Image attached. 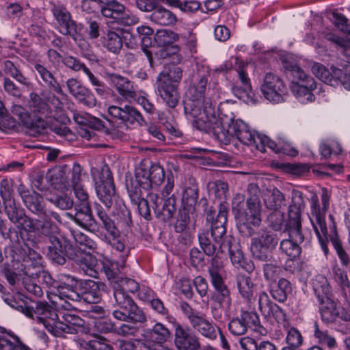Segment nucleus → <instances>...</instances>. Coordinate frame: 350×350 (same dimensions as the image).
<instances>
[{
	"label": "nucleus",
	"mask_w": 350,
	"mask_h": 350,
	"mask_svg": "<svg viewBox=\"0 0 350 350\" xmlns=\"http://www.w3.org/2000/svg\"><path fill=\"white\" fill-rule=\"evenodd\" d=\"M288 239H284L280 242V249L285 253L291 259L298 257L301 253V247L299 245L302 242L297 241L289 237Z\"/></svg>",
	"instance_id": "48"
},
{
	"label": "nucleus",
	"mask_w": 350,
	"mask_h": 350,
	"mask_svg": "<svg viewBox=\"0 0 350 350\" xmlns=\"http://www.w3.org/2000/svg\"><path fill=\"white\" fill-rule=\"evenodd\" d=\"M60 284L57 286V293L50 298L51 304L57 309L66 311L76 310L77 304L81 300L88 304H97L100 300L101 293L98 284L92 280L82 282L81 292H77L73 286L75 280L68 275H60Z\"/></svg>",
	"instance_id": "4"
},
{
	"label": "nucleus",
	"mask_w": 350,
	"mask_h": 350,
	"mask_svg": "<svg viewBox=\"0 0 350 350\" xmlns=\"http://www.w3.org/2000/svg\"><path fill=\"white\" fill-rule=\"evenodd\" d=\"M96 213L101 221L103 227L107 231L116 228L114 221L108 216L104 208L98 203L94 205Z\"/></svg>",
	"instance_id": "61"
},
{
	"label": "nucleus",
	"mask_w": 350,
	"mask_h": 350,
	"mask_svg": "<svg viewBox=\"0 0 350 350\" xmlns=\"http://www.w3.org/2000/svg\"><path fill=\"white\" fill-rule=\"evenodd\" d=\"M208 272L211 280L224 278V264L220 255L217 254L211 259Z\"/></svg>",
	"instance_id": "52"
},
{
	"label": "nucleus",
	"mask_w": 350,
	"mask_h": 350,
	"mask_svg": "<svg viewBox=\"0 0 350 350\" xmlns=\"http://www.w3.org/2000/svg\"><path fill=\"white\" fill-rule=\"evenodd\" d=\"M18 191L26 207L33 214L40 215L48 210L45 208L43 198L39 193L25 189L22 185L18 187Z\"/></svg>",
	"instance_id": "24"
},
{
	"label": "nucleus",
	"mask_w": 350,
	"mask_h": 350,
	"mask_svg": "<svg viewBox=\"0 0 350 350\" xmlns=\"http://www.w3.org/2000/svg\"><path fill=\"white\" fill-rule=\"evenodd\" d=\"M109 29L104 31L101 37V43L109 51L118 53L122 47L121 29L118 26L108 25Z\"/></svg>",
	"instance_id": "26"
},
{
	"label": "nucleus",
	"mask_w": 350,
	"mask_h": 350,
	"mask_svg": "<svg viewBox=\"0 0 350 350\" xmlns=\"http://www.w3.org/2000/svg\"><path fill=\"white\" fill-rule=\"evenodd\" d=\"M27 128L29 135L36 137L43 133L46 129V122L42 118L31 120L29 117V124H23Z\"/></svg>",
	"instance_id": "56"
},
{
	"label": "nucleus",
	"mask_w": 350,
	"mask_h": 350,
	"mask_svg": "<svg viewBox=\"0 0 350 350\" xmlns=\"http://www.w3.org/2000/svg\"><path fill=\"white\" fill-rule=\"evenodd\" d=\"M264 203L268 209L278 211L284 204V196L278 189L267 191L264 194Z\"/></svg>",
	"instance_id": "38"
},
{
	"label": "nucleus",
	"mask_w": 350,
	"mask_h": 350,
	"mask_svg": "<svg viewBox=\"0 0 350 350\" xmlns=\"http://www.w3.org/2000/svg\"><path fill=\"white\" fill-rule=\"evenodd\" d=\"M291 291V282L285 278H280L277 285L271 288V293L274 299L279 302H284Z\"/></svg>",
	"instance_id": "39"
},
{
	"label": "nucleus",
	"mask_w": 350,
	"mask_h": 350,
	"mask_svg": "<svg viewBox=\"0 0 350 350\" xmlns=\"http://www.w3.org/2000/svg\"><path fill=\"white\" fill-rule=\"evenodd\" d=\"M312 287L318 303L321 320L327 323H335L339 319L340 308L336 302L329 297L331 288L326 278L318 276L312 282Z\"/></svg>",
	"instance_id": "7"
},
{
	"label": "nucleus",
	"mask_w": 350,
	"mask_h": 350,
	"mask_svg": "<svg viewBox=\"0 0 350 350\" xmlns=\"http://www.w3.org/2000/svg\"><path fill=\"white\" fill-rule=\"evenodd\" d=\"M228 218V207L224 202L220 204L216 217L211 212L207 220H211V233L201 230L198 233V241L201 249L206 256L220 255L226 252L230 236L226 235V224Z\"/></svg>",
	"instance_id": "6"
},
{
	"label": "nucleus",
	"mask_w": 350,
	"mask_h": 350,
	"mask_svg": "<svg viewBox=\"0 0 350 350\" xmlns=\"http://www.w3.org/2000/svg\"><path fill=\"white\" fill-rule=\"evenodd\" d=\"M125 260L126 258L122 256L120 262L114 261L109 266L105 267V275L111 282L116 284L123 276L121 272L124 268Z\"/></svg>",
	"instance_id": "45"
},
{
	"label": "nucleus",
	"mask_w": 350,
	"mask_h": 350,
	"mask_svg": "<svg viewBox=\"0 0 350 350\" xmlns=\"http://www.w3.org/2000/svg\"><path fill=\"white\" fill-rule=\"evenodd\" d=\"M5 301L10 307L21 312L27 317L30 318L33 317L36 301L27 296L18 293L14 297H6Z\"/></svg>",
	"instance_id": "27"
},
{
	"label": "nucleus",
	"mask_w": 350,
	"mask_h": 350,
	"mask_svg": "<svg viewBox=\"0 0 350 350\" xmlns=\"http://www.w3.org/2000/svg\"><path fill=\"white\" fill-rule=\"evenodd\" d=\"M108 113L113 118L122 121L126 124H137L142 126L146 124L142 114L134 107L126 105L124 107L110 105L107 109Z\"/></svg>",
	"instance_id": "16"
},
{
	"label": "nucleus",
	"mask_w": 350,
	"mask_h": 350,
	"mask_svg": "<svg viewBox=\"0 0 350 350\" xmlns=\"http://www.w3.org/2000/svg\"><path fill=\"white\" fill-rule=\"evenodd\" d=\"M175 345L178 350H199L198 337L189 328L177 325L175 329Z\"/></svg>",
	"instance_id": "21"
},
{
	"label": "nucleus",
	"mask_w": 350,
	"mask_h": 350,
	"mask_svg": "<svg viewBox=\"0 0 350 350\" xmlns=\"http://www.w3.org/2000/svg\"><path fill=\"white\" fill-rule=\"evenodd\" d=\"M105 241L108 245L111 246L112 250L120 253V256L126 258L128 251H125V244L120 237V232L117 228L107 231L105 237Z\"/></svg>",
	"instance_id": "36"
},
{
	"label": "nucleus",
	"mask_w": 350,
	"mask_h": 350,
	"mask_svg": "<svg viewBox=\"0 0 350 350\" xmlns=\"http://www.w3.org/2000/svg\"><path fill=\"white\" fill-rule=\"evenodd\" d=\"M111 85L124 100L131 102L137 96L133 82L119 75H111L109 77Z\"/></svg>",
	"instance_id": "23"
},
{
	"label": "nucleus",
	"mask_w": 350,
	"mask_h": 350,
	"mask_svg": "<svg viewBox=\"0 0 350 350\" xmlns=\"http://www.w3.org/2000/svg\"><path fill=\"white\" fill-rule=\"evenodd\" d=\"M301 209L289 207L288 218L286 223L289 237L299 242H303L304 240V236L301 232Z\"/></svg>",
	"instance_id": "28"
},
{
	"label": "nucleus",
	"mask_w": 350,
	"mask_h": 350,
	"mask_svg": "<svg viewBox=\"0 0 350 350\" xmlns=\"http://www.w3.org/2000/svg\"><path fill=\"white\" fill-rule=\"evenodd\" d=\"M286 69L287 76L293 77L291 85L293 93L300 102L312 101L314 96L311 92L316 88L314 79L296 64L290 65Z\"/></svg>",
	"instance_id": "9"
},
{
	"label": "nucleus",
	"mask_w": 350,
	"mask_h": 350,
	"mask_svg": "<svg viewBox=\"0 0 350 350\" xmlns=\"http://www.w3.org/2000/svg\"><path fill=\"white\" fill-rule=\"evenodd\" d=\"M228 329L234 336L243 335L247 332L248 329L241 314L230 321L228 323Z\"/></svg>",
	"instance_id": "59"
},
{
	"label": "nucleus",
	"mask_w": 350,
	"mask_h": 350,
	"mask_svg": "<svg viewBox=\"0 0 350 350\" xmlns=\"http://www.w3.org/2000/svg\"><path fill=\"white\" fill-rule=\"evenodd\" d=\"M29 107L34 112L44 116V117H51V109L46 103L38 94L31 92L29 95Z\"/></svg>",
	"instance_id": "42"
},
{
	"label": "nucleus",
	"mask_w": 350,
	"mask_h": 350,
	"mask_svg": "<svg viewBox=\"0 0 350 350\" xmlns=\"http://www.w3.org/2000/svg\"><path fill=\"white\" fill-rule=\"evenodd\" d=\"M73 220L83 228H89L95 223L89 205H75Z\"/></svg>",
	"instance_id": "34"
},
{
	"label": "nucleus",
	"mask_w": 350,
	"mask_h": 350,
	"mask_svg": "<svg viewBox=\"0 0 350 350\" xmlns=\"http://www.w3.org/2000/svg\"><path fill=\"white\" fill-rule=\"evenodd\" d=\"M239 292L241 297L250 301L254 296V284L250 276L239 273L236 278Z\"/></svg>",
	"instance_id": "37"
},
{
	"label": "nucleus",
	"mask_w": 350,
	"mask_h": 350,
	"mask_svg": "<svg viewBox=\"0 0 350 350\" xmlns=\"http://www.w3.org/2000/svg\"><path fill=\"white\" fill-rule=\"evenodd\" d=\"M182 69L172 66L167 70L161 72L157 77V90L160 96L170 108H174L178 103L177 87L182 79Z\"/></svg>",
	"instance_id": "8"
},
{
	"label": "nucleus",
	"mask_w": 350,
	"mask_h": 350,
	"mask_svg": "<svg viewBox=\"0 0 350 350\" xmlns=\"http://www.w3.org/2000/svg\"><path fill=\"white\" fill-rule=\"evenodd\" d=\"M249 196L245 203L242 194H236L232 202V209L237 219L239 232L246 237H252L250 249L253 256L262 261H270L272 252L279 242L278 234L267 227L256 232L255 228L262 223V205L260 189L255 184L248 185Z\"/></svg>",
	"instance_id": "2"
},
{
	"label": "nucleus",
	"mask_w": 350,
	"mask_h": 350,
	"mask_svg": "<svg viewBox=\"0 0 350 350\" xmlns=\"http://www.w3.org/2000/svg\"><path fill=\"white\" fill-rule=\"evenodd\" d=\"M177 34L178 38L176 42H180L183 45H185L191 53L196 52L197 39L196 35L191 30L177 33Z\"/></svg>",
	"instance_id": "57"
},
{
	"label": "nucleus",
	"mask_w": 350,
	"mask_h": 350,
	"mask_svg": "<svg viewBox=\"0 0 350 350\" xmlns=\"http://www.w3.org/2000/svg\"><path fill=\"white\" fill-rule=\"evenodd\" d=\"M68 92L79 103L89 107L96 105L94 94L76 78H69L65 81Z\"/></svg>",
	"instance_id": "18"
},
{
	"label": "nucleus",
	"mask_w": 350,
	"mask_h": 350,
	"mask_svg": "<svg viewBox=\"0 0 350 350\" xmlns=\"http://www.w3.org/2000/svg\"><path fill=\"white\" fill-rule=\"evenodd\" d=\"M4 211L10 221L12 223L17 221V218L23 212L21 211L16 205L15 200L13 198L5 199L3 200Z\"/></svg>",
	"instance_id": "55"
},
{
	"label": "nucleus",
	"mask_w": 350,
	"mask_h": 350,
	"mask_svg": "<svg viewBox=\"0 0 350 350\" xmlns=\"http://www.w3.org/2000/svg\"><path fill=\"white\" fill-rule=\"evenodd\" d=\"M120 347L123 350H148L142 336L131 340H121Z\"/></svg>",
	"instance_id": "64"
},
{
	"label": "nucleus",
	"mask_w": 350,
	"mask_h": 350,
	"mask_svg": "<svg viewBox=\"0 0 350 350\" xmlns=\"http://www.w3.org/2000/svg\"><path fill=\"white\" fill-rule=\"evenodd\" d=\"M178 36L176 32L170 30H159L154 35V41L159 46H164L176 42Z\"/></svg>",
	"instance_id": "51"
},
{
	"label": "nucleus",
	"mask_w": 350,
	"mask_h": 350,
	"mask_svg": "<svg viewBox=\"0 0 350 350\" xmlns=\"http://www.w3.org/2000/svg\"><path fill=\"white\" fill-rule=\"evenodd\" d=\"M101 14L106 18H111V21H116L122 12L125 10V7L115 0L109 1L104 5L100 4V8Z\"/></svg>",
	"instance_id": "40"
},
{
	"label": "nucleus",
	"mask_w": 350,
	"mask_h": 350,
	"mask_svg": "<svg viewBox=\"0 0 350 350\" xmlns=\"http://www.w3.org/2000/svg\"><path fill=\"white\" fill-rule=\"evenodd\" d=\"M330 19L340 31L350 34V25L348 23L347 18L343 14L333 12L331 14Z\"/></svg>",
	"instance_id": "63"
},
{
	"label": "nucleus",
	"mask_w": 350,
	"mask_h": 350,
	"mask_svg": "<svg viewBox=\"0 0 350 350\" xmlns=\"http://www.w3.org/2000/svg\"><path fill=\"white\" fill-rule=\"evenodd\" d=\"M198 198V189L196 186L188 187L184 191L182 203L183 208L193 211Z\"/></svg>",
	"instance_id": "46"
},
{
	"label": "nucleus",
	"mask_w": 350,
	"mask_h": 350,
	"mask_svg": "<svg viewBox=\"0 0 350 350\" xmlns=\"http://www.w3.org/2000/svg\"><path fill=\"white\" fill-rule=\"evenodd\" d=\"M260 89L266 99L275 103L283 101L286 92V87L282 80L272 72L265 75Z\"/></svg>",
	"instance_id": "11"
},
{
	"label": "nucleus",
	"mask_w": 350,
	"mask_h": 350,
	"mask_svg": "<svg viewBox=\"0 0 350 350\" xmlns=\"http://www.w3.org/2000/svg\"><path fill=\"white\" fill-rule=\"evenodd\" d=\"M193 329L210 340L217 338V332L213 323L206 318L205 314H198L190 323Z\"/></svg>",
	"instance_id": "29"
},
{
	"label": "nucleus",
	"mask_w": 350,
	"mask_h": 350,
	"mask_svg": "<svg viewBox=\"0 0 350 350\" xmlns=\"http://www.w3.org/2000/svg\"><path fill=\"white\" fill-rule=\"evenodd\" d=\"M135 179L142 188L146 190L151 188L149 169L145 165L141 164L135 169Z\"/></svg>",
	"instance_id": "53"
},
{
	"label": "nucleus",
	"mask_w": 350,
	"mask_h": 350,
	"mask_svg": "<svg viewBox=\"0 0 350 350\" xmlns=\"http://www.w3.org/2000/svg\"><path fill=\"white\" fill-rule=\"evenodd\" d=\"M51 12L59 27L63 29L62 33L70 36L77 40L81 29L77 25L67 8L62 4H54Z\"/></svg>",
	"instance_id": "12"
},
{
	"label": "nucleus",
	"mask_w": 350,
	"mask_h": 350,
	"mask_svg": "<svg viewBox=\"0 0 350 350\" xmlns=\"http://www.w3.org/2000/svg\"><path fill=\"white\" fill-rule=\"evenodd\" d=\"M49 245L47 246L46 255L49 259L58 265H64L66 256L69 255L72 245L64 239L57 236L49 239Z\"/></svg>",
	"instance_id": "20"
},
{
	"label": "nucleus",
	"mask_w": 350,
	"mask_h": 350,
	"mask_svg": "<svg viewBox=\"0 0 350 350\" xmlns=\"http://www.w3.org/2000/svg\"><path fill=\"white\" fill-rule=\"evenodd\" d=\"M52 305L54 308H51L46 302H35L34 305V314L37 315L38 322L42 323L51 334L59 321L56 311L66 310L57 309L53 304Z\"/></svg>",
	"instance_id": "15"
},
{
	"label": "nucleus",
	"mask_w": 350,
	"mask_h": 350,
	"mask_svg": "<svg viewBox=\"0 0 350 350\" xmlns=\"http://www.w3.org/2000/svg\"><path fill=\"white\" fill-rule=\"evenodd\" d=\"M208 188L210 196H213L216 199L221 200V202L219 204V208H220V204L222 202L226 203L227 204V207L228 208V203L226 201H224L228 191V187L227 183L219 180L209 183L208 185Z\"/></svg>",
	"instance_id": "43"
},
{
	"label": "nucleus",
	"mask_w": 350,
	"mask_h": 350,
	"mask_svg": "<svg viewBox=\"0 0 350 350\" xmlns=\"http://www.w3.org/2000/svg\"><path fill=\"white\" fill-rule=\"evenodd\" d=\"M243 350H277V347L269 340H256L250 336H244L239 340Z\"/></svg>",
	"instance_id": "32"
},
{
	"label": "nucleus",
	"mask_w": 350,
	"mask_h": 350,
	"mask_svg": "<svg viewBox=\"0 0 350 350\" xmlns=\"http://www.w3.org/2000/svg\"><path fill=\"white\" fill-rule=\"evenodd\" d=\"M18 229L24 230L28 233L38 232V219H33L24 213L17 218V221L13 223Z\"/></svg>",
	"instance_id": "47"
},
{
	"label": "nucleus",
	"mask_w": 350,
	"mask_h": 350,
	"mask_svg": "<svg viewBox=\"0 0 350 350\" xmlns=\"http://www.w3.org/2000/svg\"><path fill=\"white\" fill-rule=\"evenodd\" d=\"M88 77L89 81L92 86L94 87V90L99 95H103L105 93L106 89L105 83L99 79V77L95 75L92 71L86 66L81 70Z\"/></svg>",
	"instance_id": "58"
},
{
	"label": "nucleus",
	"mask_w": 350,
	"mask_h": 350,
	"mask_svg": "<svg viewBox=\"0 0 350 350\" xmlns=\"http://www.w3.org/2000/svg\"><path fill=\"white\" fill-rule=\"evenodd\" d=\"M2 71L3 74L14 79L17 82L27 88L31 85L29 79L25 77L19 68V66L10 60H5L2 63Z\"/></svg>",
	"instance_id": "35"
},
{
	"label": "nucleus",
	"mask_w": 350,
	"mask_h": 350,
	"mask_svg": "<svg viewBox=\"0 0 350 350\" xmlns=\"http://www.w3.org/2000/svg\"><path fill=\"white\" fill-rule=\"evenodd\" d=\"M329 199L330 194L328 190L325 188H322V208H321L318 196L316 194L312 195L310 198L311 217H310V219L325 254H327L329 252L327 243L329 239L342 265L347 267L349 264V257L338 239L336 224L332 215L329 216L332 225L330 226V234H328L325 216L329 208Z\"/></svg>",
	"instance_id": "3"
},
{
	"label": "nucleus",
	"mask_w": 350,
	"mask_h": 350,
	"mask_svg": "<svg viewBox=\"0 0 350 350\" xmlns=\"http://www.w3.org/2000/svg\"><path fill=\"white\" fill-rule=\"evenodd\" d=\"M73 172V166H56L49 170L46 174V180L57 190H68L70 188V176Z\"/></svg>",
	"instance_id": "19"
},
{
	"label": "nucleus",
	"mask_w": 350,
	"mask_h": 350,
	"mask_svg": "<svg viewBox=\"0 0 350 350\" xmlns=\"http://www.w3.org/2000/svg\"><path fill=\"white\" fill-rule=\"evenodd\" d=\"M38 218V233L51 238L59 232L58 224H62L61 216L55 211L47 210L40 214Z\"/></svg>",
	"instance_id": "17"
},
{
	"label": "nucleus",
	"mask_w": 350,
	"mask_h": 350,
	"mask_svg": "<svg viewBox=\"0 0 350 350\" xmlns=\"http://www.w3.org/2000/svg\"><path fill=\"white\" fill-rule=\"evenodd\" d=\"M232 93L239 98L242 99L244 102L249 103L252 101V89L251 84H246L245 86L239 85L237 81L232 86Z\"/></svg>",
	"instance_id": "54"
},
{
	"label": "nucleus",
	"mask_w": 350,
	"mask_h": 350,
	"mask_svg": "<svg viewBox=\"0 0 350 350\" xmlns=\"http://www.w3.org/2000/svg\"><path fill=\"white\" fill-rule=\"evenodd\" d=\"M169 5L178 8L185 14H193L200 8V3L196 0H161Z\"/></svg>",
	"instance_id": "41"
},
{
	"label": "nucleus",
	"mask_w": 350,
	"mask_h": 350,
	"mask_svg": "<svg viewBox=\"0 0 350 350\" xmlns=\"http://www.w3.org/2000/svg\"><path fill=\"white\" fill-rule=\"evenodd\" d=\"M312 72L317 78L331 86L342 85L345 89L350 90V75L343 72L341 69L332 66L330 70L320 63H315Z\"/></svg>",
	"instance_id": "10"
},
{
	"label": "nucleus",
	"mask_w": 350,
	"mask_h": 350,
	"mask_svg": "<svg viewBox=\"0 0 350 350\" xmlns=\"http://www.w3.org/2000/svg\"><path fill=\"white\" fill-rule=\"evenodd\" d=\"M314 337L321 345L326 346L329 349L336 347L337 342L334 337L329 335L327 330H321L319 325L314 323Z\"/></svg>",
	"instance_id": "50"
},
{
	"label": "nucleus",
	"mask_w": 350,
	"mask_h": 350,
	"mask_svg": "<svg viewBox=\"0 0 350 350\" xmlns=\"http://www.w3.org/2000/svg\"><path fill=\"white\" fill-rule=\"evenodd\" d=\"M176 211V198L173 194L165 200L162 208L160 209V215L163 217V219H168L173 217Z\"/></svg>",
	"instance_id": "62"
},
{
	"label": "nucleus",
	"mask_w": 350,
	"mask_h": 350,
	"mask_svg": "<svg viewBox=\"0 0 350 350\" xmlns=\"http://www.w3.org/2000/svg\"><path fill=\"white\" fill-rule=\"evenodd\" d=\"M88 178L87 173L79 163L73 164V172L70 176V188L73 189L76 198L80 203L76 205H89V195L85 188L84 182Z\"/></svg>",
	"instance_id": "14"
},
{
	"label": "nucleus",
	"mask_w": 350,
	"mask_h": 350,
	"mask_svg": "<svg viewBox=\"0 0 350 350\" xmlns=\"http://www.w3.org/2000/svg\"><path fill=\"white\" fill-rule=\"evenodd\" d=\"M241 314L245 322L247 329L251 328L261 335L267 334L266 329L260 325V319L256 312L243 311Z\"/></svg>",
	"instance_id": "44"
},
{
	"label": "nucleus",
	"mask_w": 350,
	"mask_h": 350,
	"mask_svg": "<svg viewBox=\"0 0 350 350\" xmlns=\"http://www.w3.org/2000/svg\"><path fill=\"white\" fill-rule=\"evenodd\" d=\"M208 82L206 75L198 76L186 92L184 112L193 127L208 134H213L221 142L236 137L243 144L252 146L256 134L241 120H232L226 129L216 109L215 104L204 97Z\"/></svg>",
	"instance_id": "1"
},
{
	"label": "nucleus",
	"mask_w": 350,
	"mask_h": 350,
	"mask_svg": "<svg viewBox=\"0 0 350 350\" xmlns=\"http://www.w3.org/2000/svg\"><path fill=\"white\" fill-rule=\"evenodd\" d=\"M211 282L216 291L215 301L219 304V307L222 304L229 307L231 305L232 299L230 292L225 283L224 278L211 280Z\"/></svg>",
	"instance_id": "33"
},
{
	"label": "nucleus",
	"mask_w": 350,
	"mask_h": 350,
	"mask_svg": "<svg viewBox=\"0 0 350 350\" xmlns=\"http://www.w3.org/2000/svg\"><path fill=\"white\" fill-rule=\"evenodd\" d=\"M148 350H153L156 344H162L170 337V332L163 324L156 323L152 329H146L141 335Z\"/></svg>",
	"instance_id": "22"
},
{
	"label": "nucleus",
	"mask_w": 350,
	"mask_h": 350,
	"mask_svg": "<svg viewBox=\"0 0 350 350\" xmlns=\"http://www.w3.org/2000/svg\"><path fill=\"white\" fill-rule=\"evenodd\" d=\"M85 349L91 350H113V347L105 338L98 336L85 343Z\"/></svg>",
	"instance_id": "60"
},
{
	"label": "nucleus",
	"mask_w": 350,
	"mask_h": 350,
	"mask_svg": "<svg viewBox=\"0 0 350 350\" xmlns=\"http://www.w3.org/2000/svg\"><path fill=\"white\" fill-rule=\"evenodd\" d=\"M114 306L118 308L112 312L113 317L124 322L144 323L146 317L127 293H134L139 289V284L133 279L122 277L113 286Z\"/></svg>",
	"instance_id": "5"
},
{
	"label": "nucleus",
	"mask_w": 350,
	"mask_h": 350,
	"mask_svg": "<svg viewBox=\"0 0 350 350\" xmlns=\"http://www.w3.org/2000/svg\"><path fill=\"white\" fill-rule=\"evenodd\" d=\"M33 68L44 83V86L57 94H64L63 86L64 81L63 79L59 80L51 71L40 63H36Z\"/></svg>",
	"instance_id": "25"
},
{
	"label": "nucleus",
	"mask_w": 350,
	"mask_h": 350,
	"mask_svg": "<svg viewBox=\"0 0 350 350\" xmlns=\"http://www.w3.org/2000/svg\"><path fill=\"white\" fill-rule=\"evenodd\" d=\"M233 240V238L230 236L228 241V245L226 247V250H227L229 252L230 258L231 260L232 263L239 267H243L244 264V259H243V254L242 251L239 248V246L235 245H233L232 243V241Z\"/></svg>",
	"instance_id": "49"
},
{
	"label": "nucleus",
	"mask_w": 350,
	"mask_h": 350,
	"mask_svg": "<svg viewBox=\"0 0 350 350\" xmlns=\"http://www.w3.org/2000/svg\"><path fill=\"white\" fill-rule=\"evenodd\" d=\"M76 263L79 269L85 275L92 278H96L98 271H96L97 259L95 256L88 252L81 253L77 256Z\"/></svg>",
	"instance_id": "30"
},
{
	"label": "nucleus",
	"mask_w": 350,
	"mask_h": 350,
	"mask_svg": "<svg viewBox=\"0 0 350 350\" xmlns=\"http://www.w3.org/2000/svg\"><path fill=\"white\" fill-rule=\"evenodd\" d=\"M150 20L158 25L170 26L174 25L177 21L176 16L170 10L159 5L155 6L150 15Z\"/></svg>",
	"instance_id": "31"
},
{
	"label": "nucleus",
	"mask_w": 350,
	"mask_h": 350,
	"mask_svg": "<svg viewBox=\"0 0 350 350\" xmlns=\"http://www.w3.org/2000/svg\"><path fill=\"white\" fill-rule=\"evenodd\" d=\"M96 192L100 201L107 208H110L116 201L113 179L111 172L107 169L103 170L100 183H96Z\"/></svg>",
	"instance_id": "13"
}]
</instances>
